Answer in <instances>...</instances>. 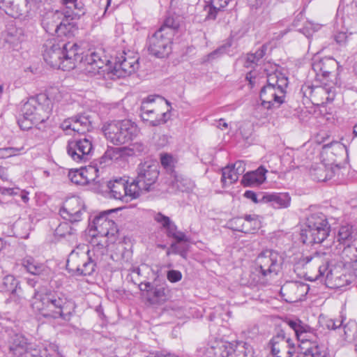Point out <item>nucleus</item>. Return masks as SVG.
<instances>
[{"label": "nucleus", "instance_id": "1", "mask_svg": "<svg viewBox=\"0 0 357 357\" xmlns=\"http://www.w3.org/2000/svg\"><path fill=\"white\" fill-rule=\"evenodd\" d=\"M137 175L131 182V189L133 197H138L142 192H172L175 188L185 191L188 188L183 186V182L186 180L178 179V178H166L164 181H158L160 174L159 166L157 162L145 161L140 163L137 169Z\"/></svg>", "mask_w": 357, "mask_h": 357}, {"label": "nucleus", "instance_id": "2", "mask_svg": "<svg viewBox=\"0 0 357 357\" xmlns=\"http://www.w3.org/2000/svg\"><path fill=\"white\" fill-rule=\"evenodd\" d=\"M33 298L38 302L36 307L45 318L60 319L69 321L75 312V302L63 294L54 291L35 289Z\"/></svg>", "mask_w": 357, "mask_h": 357}, {"label": "nucleus", "instance_id": "3", "mask_svg": "<svg viewBox=\"0 0 357 357\" xmlns=\"http://www.w3.org/2000/svg\"><path fill=\"white\" fill-rule=\"evenodd\" d=\"M303 261L305 264L312 263L313 266L317 267L319 274L317 278L326 275V280L333 282L337 287L350 284L356 277V273L347 274L345 268L335 267L328 270V261L324 253L315 252L312 255L304 257Z\"/></svg>", "mask_w": 357, "mask_h": 357}, {"label": "nucleus", "instance_id": "4", "mask_svg": "<svg viewBox=\"0 0 357 357\" xmlns=\"http://www.w3.org/2000/svg\"><path fill=\"white\" fill-rule=\"evenodd\" d=\"M102 131L106 139L114 145L133 140L139 132L136 123L128 119L107 121L103 123Z\"/></svg>", "mask_w": 357, "mask_h": 357}, {"label": "nucleus", "instance_id": "5", "mask_svg": "<svg viewBox=\"0 0 357 357\" xmlns=\"http://www.w3.org/2000/svg\"><path fill=\"white\" fill-rule=\"evenodd\" d=\"M266 82L260 90L259 100L268 101L278 108L285 100L287 77L280 72L275 71L267 74Z\"/></svg>", "mask_w": 357, "mask_h": 357}, {"label": "nucleus", "instance_id": "6", "mask_svg": "<svg viewBox=\"0 0 357 357\" xmlns=\"http://www.w3.org/2000/svg\"><path fill=\"white\" fill-rule=\"evenodd\" d=\"M330 226L324 215L312 214L307 220L306 227L301 230V240L304 244L322 243L329 234Z\"/></svg>", "mask_w": 357, "mask_h": 357}, {"label": "nucleus", "instance_id": "7", "mask_svg": "<svg viewBox=\"0 0 357 357\" xmlns=\"http://www.w3.org/2000/svg\"><path fill=\"white\" fill-rule=\"evenodd\" d=\"M303 328L304 330H301L296 337L301 342V349L297 357H326L327 349L321 342L315 331L307 325Z\"/></svg>", "mask_w": 357, "mask_h": 357}, {"label": "nucleus", "instance_id": "8", "mask_svg": "<svg viewBox=\"0 0 357 357\" xmlns=\"http://www.w3.org/2000/svg\"><path fill=\"white\" fill-rule=\"evenodd\" d=\"M283 261L282 256L278 251L266 249L257 257L255 270L262 278L277 275L282 268Z\"/></svg>", "mask_w": 357, "mask_h": 357}, {"label": "nucleus", "instance_id": "9", "mask_svg": "<svg viewBox=\"0 0 357 357\" xmlns=\"http://www.w3.org/2000/svg\"><path fill=\"white\" fill-rule=\"evenodd\" d=\"M65 40L52 38L45 40L42 47L45 61L51 67L61 69L63 61V49H65Z\"/></svg>", "mask_w": 357, "mask_h": 357}, {"label": "nucleus", "instance_id": "10", "mask_svg": "<svg viewBox=\"0 0 357 357\" xmlns=\"http://www.w3.org/2000/svg\"><path fill=\"white\" fill-rule=\"evenodd\" d=\"M89 250L79 255L73 250L66 261V268L78 275H91L95 271L96 264L89 255Z\"/></svg>", "mask_w": 357, "mask_h": 357}, {"label": "nucleus", "instance_id": "11", "mask_svg": "<svg viewBox=\"0 0 357 357\" xmlns=\"http://www.w3.org/2000/svg\"><path fill=\"white\" fill-rule=\"evenodd\" d=\"M304 96L309 98L312 104L324 105L331 102L335 97V90L331 84L305 85L301 89Z\"/></svg>", "mask_w": 357, "mask_h": 357}, {"label": "nucleus", "instance_id": "12", "mask_svg": "<svg viewBox=\"0 0 357 357\" xmlns=\"http://www.w3.org/2000/svg\"><path fill=\"white\" fill-rule=\"evenodd\" d=\"M93 149L92 137L86 135L83 138L69 141L67 145L68 154L77 162L89 160Z\"/></svg>", "mask_w": 357, "mask_h": 357}, {"label": "nucleus", "instance_id": "13", "mask_svg": "<svg viewBox=\"0 0 357 357\" xmlns=\"http://www.w3.org/2000/svg\"><path fill=\"white\" fill-rule=\"evenodd\" d=\"M268 347L274 357H292L296 347L292 340L287 337L283 329L278 328L270 340Z\"/></svg>", "mask_w": 357, "mask_h": 357}, {"label": "nucleus", "instance_id": "14", "mask_svg": "<svg viewBox=\"0 0 357 357\" xmlns=\"http://www.w3.org/2000/svg\"><path fill=\"white\" fill-rule=\"evenodd\" d=\"M139 287L141 291H146V300L151 305H162L171 297V290L165 282H141Z\"/></svg>", "mask_w": 357, "mask_h": 357}, {"label": "nucleus", "instance_id": "15", "mask_svg": "<svg viewBox=\"0 0 357 357\" xmlns=\"http://www.w3.org/2000/svg\"><path fill=\"white\" fill-rule=\"evenodd\" d=\"M172 38L162 32V30H157L147 40L148 50L149 53L158 58H164L171 52V43Z\"/></svg>", "mask_w": 357, "mask_h": 357}, {"label": "nucleus", "instance_id": "16", "mask_svg": "<svg viewBox=\"0 0 357 357\" xmlns=\"http://www.w3.org/2000/svg\"><path fill=\"white\" fill-rule=\"evenodd\" d=\"M94 121L92 116L87 113L77 114L65 119L61 124L63 130H72L79 134L84 135L94 128Z\"/></svg>", "mask_w": 357, "mask_h": 357}, {"label": "nucleus", "instance_id": "17", "mask_svg": "<svg viewBox=\"0 0 357 357\" xmlns=\"http://www.w3.org/2000/svg\"><path fill=\"white\" fill-rule=\"evenodd\" d=\"M336 160L331 158V163L324 161L310 169V174L314 180L317 181H326V180L332 178L335 175L340 176L342 170L344 169L343 166L336 164L335 167L333 165Z\"/></svg>", "mask_w": 357, "mask_h": 357}, {"label": "nucleus", "instance_id": "18", "mask_svg": "<svg viewBox=\"0 0 357 357\" xmlns=\"http://www.w3.org/2000/svg\"><path fill=\"white\" fill-rule=\"evenodd\" d=\"M125 55L126 53L123 52L119 56L116 57L112 70V73L119 77L128 76L139 68L137 58L126 57Z\"/></svg>", "mask_w": 357, "mask_h": 357}, {"label": "nucleus", "instance_id": "19", "mask_svg": "<svg viewBox=\"0 0 357 357\" xmlns=\"http://www.w3.org/2000/svg\"><path fill=\"white\" fill-rule=\"evenodd\" d=\"M253 349L249 344L238 340H225V357H253Z\"/></svg>", "mask_w": 357, "mask_h": 357}, {"label": "nucleus", "instance_id": "20", "mask_svg": "<svg viewBox=\"0 0 357 357\" xmlns=\"http://www.w3.org/2000/svg\"><path fill=\"white\" fill-rule=\"evenodd\" d=\"M65 44L61 70H70L75 67L77 63L82 64L84 55L79 53L80 48L76 43L65 40Z\"/></svg>", "mask_w": 357, "mask_h": 357}, {"label": "nucleus", "instance_id": "21", "mask_svg": "<svg viewBox=\"0 0 357 357\" xmlns=\"http://www.w3.org/2000/svg\"><path fill=\"white\" fill-rule=\"evenodd\" d=\"M109 61L105 56H102V52L99 51L91 52L83 56L82 64L85 67V70L94 75L100 73V70L105 66Z\"/></svg>", "mask_w": 357, "mask_h": 357}, {"label": "nucleus", "instance_id": "22", "mask_svg": "<svg viewBox=\"0 0 357 357\" xmlns=\"http://www.w3.org/2000/svg\"><path fill=\"white\" fill-rule=\"evenodd\" d=\"M345 155H347V147L339 142H333L330 144H324L323 146V151L321 153V157L324 161L331 163V158L336 160L333 167L336 164H339L340 166H343L339 162L340 159H342Z\"/></svg>", "mask_w": 357, "mask_h": 357}, {"label": "nucleus", "instance_id": "23", "mask_svg": "<svg viewBox=\"0 0 357 357\" xmlns=\"http://www.w3.org/2000/svg\"><path fill=\"white\" fill-rule=\"evenodd\" d=\"M107 185L109 189L111 196L116 199H121L125 196L134 198L132 192H130L131 183L128 185V180L126 178H116L108 181Z\"/></svg>", "mask_w": 357, "mask_h": 357}, {"label": "nucleus", "instance_id": "24", "mask_svg": "<svg viewBox=\"0 0 357 357\" xmlns=\"http://www.w3.org/2000/svg\"><path fill=\"white\" fill-rule=\"evenodd\" d=\"M141 118L149 126L156 127L166 123L170 119V109L163 112L160 116H155V111L148 109L146 105L141 106Z\"/></svg>", "mask_w": 357, "mask_h": 357}, {"label": "nucleus", "instance_id": "25", "mask_svg": "<svg viewBox=\"0 0 357 357\" xmlns=\"http://www.w3.org/2000/svg\"><path fill=\"white\" fill-rule=\"evenodd\" d=\"M63 15L64 18L59 22V26L56 37L57 38L62 37L70 38L73 36L75 33L77 31L76 24L73 22H70L69 19L72 20L76 17L79 16V14L73 12L70 13L69 11H66L63 13Z\"/></svg>", "mask_w": 357, "mask_h": 357}, {"label": "nucleus", "instance_id": "26", "mask_svg": "<svg viewBox=\"0 0 357 357\" xmlns=\"http://www.w3.org/2000/svg\"><path fill=\"white\" fill-rule=\"evenodd\" d=\"M83 211H85L83 206L79 205L78 200L75 199L62 207L59 214L63 220L73 223L81 220Z\"/></svg>", "mask_w": 357, "mask_h": 357}, {"label": "nucleus", "instance_id": "27", "mask_svg": "<svg viewBox=\"0 0 357 357\" xmlns=\"http://www.w3.org/2000/svg\"><path fill=\"white\" fill-rule=\"evenodd\" d=\"M337 68V61L331 57H325L319 60H314L312 63V69L317 76H322L324 78H326Z\"/></svg>", "mask_w": 357, "mask_h": 357}, {"label": "nucleus", "instance_id": "28", "mask_svg": "<svg viewBox=\"0 0 357 357\" xmlns=\"http://www.w3.org/2000/svg\"><path fill=\"white\" fill-rule=\"evenodd\" d=\"M262 201L274 208H286L290 206L291 197L288 193H264Z\"/></svg>", "mask_w": 357, "mask_h": 357}, {"label": "nucleus", "instance_id": "29", "mask_svg": "<svg viewBox=\"0 0 357 357\" xmlns=\"http://www.w3.org/2000/svg\"><path fill=\"white\" fill-rule=\"evenodd\" d=\"M21 264L27 272L36 276H46L50 273V268L45 264L38 261L31 256L24 257Z\"/></svg>", "mask_w": 357, "mask_h": 357}, {"label": "nucleus", "instance_id": "30", "mask_svg": "<svg viewBox=\"0 0 357 357\" xmlns=\"http://www.w3.org/2000/svg\"><path fill=\"white\" fill-rule=\"evenodd\" d=\"M27 339L22 334H15L10 341L9 350L15 357H22L29 349Z\"/></svg>", "mask_w": 357, "mask_h": 357}, {"label": "nucleus", "instance_id": "31", "mask_svg": "<svg viewBox=\"0 0 357 357\" xmlns=\"http://www.w3.org/2000/svg\"><path fill=\"white\" fill-rule=\"evenodd\" d=\"M245 171V164L243 160H237L234 163L225 167V183L228 180L229 183L238 181L239 176Z\"/></svg>", "mask_w": 357, "mask_h": 357}, {"label": "nucleus", "instance_id": "32", "mask_svg": "<svg viewBox=\"0 0 357 357\" xmlns=\"http://www.w3.org/2000/svg\"><path fill=\"white\" fill-rule=\"evenodd\" d=\"M199 354L202 357H223V340L215 337L206 347L200 348Z\"/></svg>", "mask_w": 357, "mask_h": 357}, {"label": "nucleus", "instance_id": "33", "mask_svg": "<svg viewBox=\"0 0 357 357\" xmlns=\"http://www.w3.org/2000/svg\"><path fill=\"white\" fill-rule=\"evenodd\" d=\"M266 172L265 168L260 167L255 171L248 172L243 175L242 183L245 186L259 185L266 180Z\"/></svg>", "mask_w": 357, "mask_h": 357}, {"label": "nucleus", "instance_id": "34", "mask_svg": "<svg viewBox=\"0 0 357 357\" xmlns=\"http://www.w3.org/2000/svg\"><path fill=\"white\" fill-rule=\"evenodd\" d=\"M275 109H277V107L272 103H269L264 100H259L254 105L252 115L258 119H266Z\"/></svg>", "mask_w": 357, "mask_h": 357}, {"label": "nucleus", "instance_id": "35", "mask_svg": "<svg viewBox=\"0 0 357 357\" xmlns=\"http://www.w3.org/2000/svg\"><path fill=\"white\" fill-rule=\"evenodd\" d=\"M270 20V8H250V21L255 26H260Z\"/></svg>", "mask_w": 357, "mask_h": 357}, {"label": "nucleus", "instance_id": "36", "mask_svg": "<svg viewBox=\"0 0 357 357\" xmlns=\"http://www.w3.org/2000/svg\"><path fill=\"white\" fill-rule=\"evenodd\" d=\"M63 13L56 10L51 17L45 18L42 22V25L47 33L50 34L57 33L61 17Z\"/></svg>", "mask_w": 357, "mask_h": 357}, {"label": "nucleus", "instance_id": "37", "mask_svg": "<svg viewBox=\"0 0 357 357\" xmlns=\"http://www.w3.org/2000/svg\"><path fill=\"white\" fill-rule=\"evenodd\" d=\"M112 225H109L107 227V229L102 233H99L96 234H93V236H101L106 237L107 239L104 243H98L97 245H101L102 247L108 246L110 243H114L118 238L119 234V229L116 223L112 221Z\"/></svg>", "mask_w": 357, "mask_h": 357}, {"label": "nucleus", "instance_id": "38", "mask_svg": "<svg viewBox=\"0 0 357 357\" xmlns=\"http://www.w3.org/2000/svg\"><path fill=\"white\" fill-rule=\"evenodd\" d=\"M112 212V211H103L94 218L91 227H94V230L97 231V234L104 232L107 227L112 225V222L113 220L108 218V215Z\"/></svg>", "mask_w": 357, "mask_h": 357}, {"label": "nucleus", "instance_id": "39", "mask_svg": "<svg viewBox=\"0 0 357 357\" xmlns=\"http://www.w3.org/2000/svg\"><path fill=\"white\" fill-rule=\"evenodd\" d=\"M43 109V106L38 102L35 98H31L25 102L21 109L22 116L26 118L39 116L38 111Z\"/></svg>", "mask_w": 357, "mask_h": 357}, {"label": "nucleus", "instance_id": "40", "mask_svg": "<svg viewBox=\"0 0 357 357\" xmlns=\"http://www.w3.org/2000/svg\"><path fill=\"white\" fill-rule=\"evenodd\" d=\"M180 21L178 17H174L172 16L166 17L162 25L158 30H162L167 35L170 36L173 38L174 34L178 31L180 27Z\"/></svg>", "mask_w": 357, "mask_h": 357}, {"label": "nucleus", "instance_id": "41", "mask_svg": "<svg viewBox=\"0 0 357 357\" xmlns=\"http://www.w3.org/2000/svg\"><path fill=\"white\" fill-rule=\"evenodd\" d=\"M336 239L344 245L351 243L354 239L353 227L350 225L341 226L336 236Z\"/></svg>", "mask_w": 357, "mask_h": 357}, {"label": "nucleus", "instance_id": "42", "mask_svg": "<svg viewBox=\"0 0 357 357\" xmlns=\"http://www.w3.org/2000/svg\"><path fill=\"white\" fill-rule=\"evenodd\" d=\"M267 50V45H262L254 53H250L246 56L244 66L246 68H254L257 66L261 59L265 55Z\"/></svg>", "mask_w": 357, "mask_h": 357}, {"label": "nucleus", "instance_id": "43", "mask_svg": "<svg viewBox=\"0 0 357 357\" xmlns=\"http://www.w3.org/2000/svg\"><path fill=\"white\" fill-rule=\"evenodd\" d=\"M20 289V282L12 275H6L0 284V290L1 291H17Z\"/></svg>", "mask_w": 357, "mask_h": 357}, {"label": "nucleus", "instance_id": "44", "mask_svg": "<svg viewBox=\"0 0 357 357\" xmlns=\"http://www.w3.org/2000/svg\"><path fill=\"white\" fill-rule=\"evenodd\" d=\"M337 26L338 22H337V26L335 27L333 33L334 40L340 47H345L352 33L349 32V33H348V30L345 28H342V30H339Z\"/></svg>", "mask_w": 357, "mask_h": 357}, {"label": "nucleus", "instance_id": "45", "mask_svg": "<svg viewBox=\"0 0 357 357\" xmlns=\"http://www.w3.org/2000/svg\"><path fill=\"white\" fill-rule=\"evenodd\" d=\"M244 233H252L259 227V220L256 215H246L244 218Z\"/></svg>", "mask_w": 357, "mask_h": 357}, {"label": "nucleus", "instance_id": "46", "mask_svg": "<svg viewBox=\"0 0 357 357\" xmlns=\"http://www.w3.org/2000/svg\"><path fill=\"white\" fill-rule=\"evenodd\" d=\"M122 151L123 149L119 147L107 149L104 155L99 158L100 164H106L109 161L118 159L121 155Z\"/></svg>", "mask_w": 357, "mask_h": 357}, {"label": "nucleus", "instance_id": "47", "mask_svg": "<svg viewBox=\"0 0 357 357\" xmlns=\"http://www.w3.org/2000/svg\"><path fill=\"white\" fill-rule=\"evenodd\" d=\"M38 121L44 122L45 119H41L40 116L26 118V116L22 115H21L17 119V123L20 128L23 130H28L31 129L33 125Z\"/></svg>", "mask_w": 357, "mask_h": 357}, {"label": "nucleus", "instance_id": "48", "mask_svg": "<svg viewBox=\"0 0 357 357\" xmlns=\"http://www.w3.org/2000/svg\"><path fill=\"white\" fill-rule=\"evenodd\" d=\"M79 172V175L84 180V185L89 183L91 181H93L95 183H99L98 181H96V177L89 176V174H97L98 169L95 166H89L88 167L81 168L77 169Z\"/></svg>", "mask_w": 357, "mask_h": 357}, {"label": "nucleus", "instance_id": "49", "mask_svg": "<svg viewBox=\"0 0 357 357\" xmlns=\"http://www.w3.org/2000/svg\"><path fill=\"white\" fill-rule=\"evenodd\" d=\"M190 245L188 243H172V248L174 255H179L182 258L186 259L190 250Z\"/></svg>", "mask_w": 357, "mask_h": 357}, {"label": "nucleus", "instance_id": "50", "mask_svg": "<svg viewBox=\"0 0 357 357\" xmlns=\"http://www.w3.org/2000/svg\"><path fill=\"white\" fill-rule=\"evenodd\" d=\"M346 246L343 248L342 250V258L345 261V264L350 265L353 267H354V256H355V252H353L351 250H352L354 249V245H351L350 243L345 245Z\"/></svg>", "mask_w": 357, "mask_h": 357}, {"label": "nucleus", "instance_id": "51", "mask_svg": "<svg viewBox=\"0 0 357 357\" xmlns=\"http://www.w3.org/2000/svg\"><path fill=\"white\" fill-rule=\"evenodd\" d=\"M215 1L216 0H211L210 2L205 6L204 9L208 13L206 18L215 19L218 12L220 10L222 6L220 5L219 7H217Z\"/></svg>", "mask_w": 357, "mask_h": 357}, {"label": "nucleus", "instance_id": "52", "mask_svg": "<svg viewBox=\"0 0 357 357\" xmlns=\"http://www.w3.org/2000/svg\"><path fill=\"white\" fill-rule=\"evenodd\" d=\"M74 231L68 222L60 223L55 230L56 235L61 237L70 236L74 234Z\"/></svg>", "mask_w": 357, "mask_h": 357}, {"label": "nucleus", "instance_id": "53", "mask_svg": "<svg viewBox=\"0 0 357 357\" xmlns=\"http://www.w3.org/2000/svg\"><path fill=\"white\" fill-rule=\"evenodd\" d=\"M319 24H315L310 22H306L303 28L299 29L298 31L303 33L307 38H310L312 33L317 31L320 29Z\"/></svg>", "mask_w": 357, "mask_h": 357}, {"label": "nucleus", "instance_id": "54", "mask_svg": "<svg viewBox=\"0 0 357 357\" xmlns=\"http://www.w3.org/2000/svg\"><path fill=\"white\" fill-rule=\"evenodd\" d=\"M244 220L243 217L232 218L227 223V227L234 231H243Z\"/></svg>", "mask_w": 357, "mask_h": 357}, {"label": "nucleus", "instance_id": "55", "mask_svg": "<svg viewBox=\"0 0 357 357\" xmlns=\"http://www.w3.org/2000/svg\"><path fill=\"white\" fill-rule=\"evenodd\" d=\"M344 333L346 337H354L357 332V323L354 320H349L344 325Z\"/></svg>", "mask_w": 357, "mask_h": 357}, {"label": "nucleus", "instance_id": "56", "mask_svg": "<svg viewBox=\"0 0 357 357\" xmlns=\"http://www.w3.org/2000/svg\"><path fill=\"white\" fill-rule=\"evenodd\" d=\"M285 323L292 329L294 330L296 336L299 334V333L301 331V330H304V324L301 320L299 319H287L285 321Z\"/></svg>", "mask_w": 357, "mask_h": 357}, {"label": "nucleus", "instance_id": "57", "mask_svg": "<svg viewBox=\"0 0 357 357\" xmlns=\"http://www.w3.org/2000/svg\"><path fill=\"white\" fill-rule=\"evenodd\" d=\"M29 347L30 348L27 349V353L25 355L30 354L32 357H46L50 356L47 354L46 349L41 351L32 343H29Z\"/></svg>", "mask_w": 357, "mask_h": 357}, {"label": "nucleus", "instance_id": "58", "mask_svg": "<svg viewBox=\"0 0 357 357\" xmlns=\"http://www.w3.org/2000/svg\"><path fill=\"white\" fill-rule=\"evenodd\" d=\"M144 357H180L174 353L165 350H152L147 353Z\"/></svg>", "mask_w": 357, "mask_h": 357}, {"label": "nucleus", "instance_id": "59", "mask_svg": "<svg viewBox=\"0 0 357 357\" xmlns=\"http://www.w3.org/2000/svg\"><path fill=\"white\" fill-rule=\"evenodd\" d=\"M250 8H270L272 0H248Z\"/></svg>", "mask_w": 357, "mask_h": 357}, {"label": "nucleus", "instance_id": "60", "mask_svg": "<svg viewBox=\"0 0 357 357\" xmlns=\"http://www.w3.org/2000/svg\"><path fill=\"white\" fill-rule=\"evenodd\" d=\"M68 178L72 183L76 185H84V181H82V178L79 175V172L77 171V169L75 170H70L68 173Z\"/></svg>", "mask_w": 357, "mask_h": 357}, {"label": "nucleus", "instance_id": "61", "mask_svg": "<svg viewBox=\"0 0 357 357\" xmlns=\"http://www.w3.org/2000/svg\"><path fill=\"white\" fill-rule=\"evenodd\" d=\"M22 149L23 147L19 149L14 147L0 149V158H8L13 155H15L16 152L20 151Z\"/></svg>", "mask_w": 357, "mask_h": 357}, {"label": "nucleus", "instance_id": "62", "mask_svg": "<svg viewBox=\"0 0 357 357\" xmlns=\"http://www.w3.org/2000/svg\"><path fill=\"white\" fill-rule=\"evenodd\" d=\"M154 220L158 223L160 224L164 229H165L172 222L168 216H166L160 212L155 215Z\"/></svg>", "mask_w": 357, "mask_h": 357}, {"label": "nucleus", "instance_id": "63", "mask_svg": "<svg viewBox=\"0 0 357 357\" xmlns=\"http://www.w3.org/2000/svg\"><path fill=\"white\" fill-rule=\"evenodd\" d=\"M322 321H324V325L328 329L335 330V329L340 328L342 325L344 320L342 319L340 321H337V320L335 321L332 319H326L323 320Z\"/></svg>", "mask_w": 357, "mask_h": 357}, {"label": "nucleus", "instance_id": "64", "mask_svg": "<svg viewBox=\"0 0 357 357\" xmlns=\"http://www.w3.org/2000/svg\"><path fill=\"white\" fill-rule=\"evenodd\" d=\"M167 278L171 282H177L182 278V273L177 270H169L167 273Z\"/></svg>", "mask_w": 357, "mask_h": 357}]
</instances>
